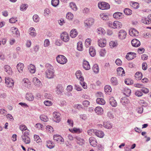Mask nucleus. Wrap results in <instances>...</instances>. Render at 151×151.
Masks as SVG:
<instances>
[{
  "mask_svg": "<svg viewBox=\"0 0 151 151\" xmlns=\"http://www.w3.org/2000/svg\"><path fill=\"white\" fill-rule=\"evenodd\" d=\"M45 67L47 69L45 72L47 78L49 79L53 78L54 75V70L53 67L50 64L47 63L45 65Z\"/></svg>",
  "mask_w": 151,
  "mask_h": 151,
  "instance_id": "obj_1",
  "label": "nucleus"
},
{
  "mask_svg": "<svg viewBox=\"0 0 151 151\" xmlns=\"http://www.w3.org/2000/svg\"><path fill=\"white\" fill-rule=\"evenodd\" d=\"M27 132L25 133V134H23L21 136L23 141L26 144H28L30 142L29 133H28Z\"/></svg>",
  "mask_w": 151,
  "mask_h": 151,
  "instance_id": "obj_2",
  "label": "nucleus"
},
{
  "mask_svg": "<svg viewBox=\"0 0 151 151\" xmlns=\"http://www.w3.org/2000/svg\"><path fill=\"white\" fill-rule=\"evenodd\" d=\"M98 6L101 9H108L110 8V5L108 3L105 2H101L99 3Z\"/></svg>",
  "mask_w": 151,
  "mask_h": 151,
  "instance_id": "obj_3",
  "label": "nucleus"
},
{
  "mask_svg": "<svg viewBox=\"0 0 151 151\" xmlns=\"http://www.w3.org/2000/svg\"><path fill=\"white\" fill-rule=\"evenodd\" d=\"M57 61L59 63L64 64L66 63L67 62V58L64 55H58L56 57Z\"/></svg>",
  "mask_w": 151,
  "mask_h": 151,
  "instance_id": "obj_4",
  "label": "nucleus"
},
{
  "mask_svg": "<svg viewBox=\"0 0 151 151\" xmlns=\"http://www.w3.org/2000/svg\"><path fill=\"white\" fill-rule=\"evenodd\" d=\"M94 21V19L92 18L86 19L84 22L85 26L87 27H90L93 25Z\"/></svg>",
  "mask_w": 151,
  "mask_h": 151,
  "instance_id": "obj_5",
  "label": "nucleus"
},
{
  "mask_svg": "<svg viewBox=\"0 0 151 151\" xmlns=\"http://www.w3.org/2000/svg\"><path fill=\"white\" fill-rule=\"evenodd\" d=\"M33 82L36 87L41 88L42 86L41 82L37 78L35 77L33 78Z\"/></svg>",
  "mask_w": 151,
  "mask_h": 151,
  "instance_id": "obj_6",
  "label": "nucleus"
},
{
  "mask_svg": "<svg viewBox=\"0 0 151 151\" xmlns=\"http://www.w3.org/2000/svg\"><path fill=\"white\" fill-rule=\"evenodd\" d=\"M61 38L64 42H67L69 40V37L67 32H64L61 35Z\"/></svg>",
  "mask_w": 151,
  "mask_h": 151,
  "instance_id": "obj_7",
  "label": "nucleus"
},
{
  "mask_svg": "<svg viewBox=\"0 0 151 151\" xmlns=\"http://www.w3.org/2000/svg\"><path fill=\"white\" fill-rule=\"evenodd\" d=\"M64 88L61 84H59L56 88V92L57 94H61L63 92Z\"/></svg>",
  "mask_w": 151,
  "mask_h": 151,
  "instance_id": "obj_8",
  "label": "nucleus"
},
{
  "mask_svg": "<svg viewBox=\"0 0 151 151\" xmlns=\"http://www.w3.org/2000/svg\"><path fill=\"white\" fill-rule=\"evenodd\" d=\"M5 81V83L7 85H8V86L12 87L13 86L14 82L12 78H6Z\"/></svg>",
  "mask_w": 151,
  "mask_h": 151,
  "instance_id": "obj_9",
  "label": "nucleus"
},
{
  "mask_svg": "<svg viewBox=\"0 0 151 151\" xmlns=\"http://www.w3.org/2000/svg\"><path fill=\"white\" fill-rule=\"evenodd\" d=\"M127 33L126 31L124 30H121L119 32L118 37L119 39H124L126 37Z\"/></svg>",
  "mask_w": 151,
  "mask_h": 151,
  "instance_id": "obj_10",
  "label": "nucleus"
},
{
  "mask_svg": "<svg viewBox=\"0 0 151 151\" xmlns=\"http://www.w3.org/2000/svg\"><path fill=\"white\" fill-rule=\"evenodd\" d=\"M136 54L134 52H129L128 53L126 56V58L128 60H131L135 58Z\"/></svg>",
  "mask_w": 151,
  "mask_h": 151,
  "instance_id": "obj_11",
  "label": "nucleus"
},
{
  "mask_svg": "<svg viewBox=\"0 0 151 151\" xmlns=\"http://www.w3.org/2000/svg\"><path fill=\"white\" fill-rule=\"evenodd\" d=\"M132 46L135 47H137L140 45V41L137 39H133L131 42Z\"/></svg>",
  "mask_w": 151,
  "mask_h": 151,
  "instance_id": "obj_12",
  "label": "nucleus"
},
{
  "mask_svg": "<svg viewBox=\"0 0 151 151\" xmlns=\"http://www.w3.org/2000/svg\"><path fill=\"white\" fill-rule=\"evenodd\" d=\"M22 83L23 84V85L26 87L29 88L30 87L29 86L30 85V82L27 78H24L22 81Z\"/></svg>",
  "mask_w": 151,
  "mask_h": 151,
  "instance_id": "obj_13",
  "label": "nucleus"
},
{
  "mask_svg": "<svg viewBox=\"0 0 151 151\" xmlns=\"http://www.w3.org/2000/svg\"><path fill=\"white\" fill-rule=\"evenodd\" d=\"M89 142L91 145L94 147L97 145V142L96 139L93 137H91L89 139Z\"/></svg>",
  "mask_w": 151,
  "mask_h": 151,
  "instance_id": "obj_14",
  "label": "nucleus"
},
{
  "mask_svg": "<svg viewBox=\"0 0 151 151\" xmlns=\"http://www.w3.org/2000/svg\"><path fill=\"white\" fill-rule=\"evenodd\" d=\"M60 114L58 112L55 111L53 113V116L55 119H57L55 122H59L60 120Z\"/></svg>",
  "mask_w": 151,
  "mask_h": 151,
  "instance_id": "obj_15",
  "label": "nucleus"
},
{
  "mask_svg": "<svg viewBox=\"0 0 151 151\" xmlns=\"http://www.w3.org/2000/svg\"><path fill=\"white\" fill-rule=\"evenodd\" d=\"M20 129L22 131L23 134H25L27 132L28 133H29V131L27 129V127L24 125H21L19 127Z\"/></svg>",
  "mask_w": 151,
  "mask_h": 151,
  "instance_id": "obj_16",
  "label": "nucleus"
},
{
  "mask_svg": "<svg viewBox=\"0 0 151 151\" xmlns=\"http://www.w3.org/2000/svg\"><path fill=\"white\" fill-rule=\"evenodd\" d=\"M117 75L120 76H124L125 75V72L123 69L122 67H119L117 69Z\"/></svg>",
  "mask_w": 151,
  "mask_h": 151,
  "instance_id": "obj_17",
  "label": "nucleus"
},
{
  "mask_svg": "<svg viewBox=\"0 0 151 151\" xmlns=\"http://www.w3.org/2000/svg\"><path fill=\"white\" fill-rule=\"evenodd\" d=\"M113 28L114 29L120 28L122 27L121 23L117 21H115L113 23Z\"/></svg>",
  "mask_w": 151,
  "mask_h": 151,
  "instance_id": "obj_18",
  "label": "nucleus"
},
{
  "mask_svg": "<svg viewBox=\"0 0 151 151\" xmlns=\"http://www.w3.org/2000/svg\"><path fill=\"white\" fill-rule=\"evenodd\" d=\"M129 101L126 97H122L121 100V102L124 105L126 106L129 103Z\"/></svg>",
  "mask_w": 151,
  "mask_h": 151,
  "instance_id": "obj_19",
  "label": "nucleus"
},
{
  "mask_svg": "<svg viewBox=\"0 0 151 151\" xmlns=\"http://www.w3.org/2000/svg\"><path fill=\"white\" fill-rule=\"evenodd\" d=\"M138 34V32L134 29H132L129 31V35L132 36H137Z\"/></svg>",
  "mask_w": 151,
  "mask_h": 151,
  "instance_id": "obj_20",
  "label": "nucleus"
},
{
  "mask_svg": "<svg viewBox=\"0 0 151 151\" xmlns=\"http://www.w3.org/2000/svg\"><path fill=\"white\" fill-rule=\"evenodd\" d=\"M141 22L142 23L146 24H149L151 23V20L148 17V16L147 18L142 19Z\"/></svg>",
  "mask_w": 151,
  "mask_h": 151,
  "instance_id": "obj_21",
  "label": "nucleus"
},
{
  "mask_svg": "<svg viewBox=\"0 0 151 151\" xmlns=\"http://www.w3.org/2000/svg\"><path fill=\"white\" fill-rule=\"evenodd\" d=\"M95 112L98 114L101 115L103 113V109L101 107L98 106L96 107L95 109Z\"/></svg>",
  "mask_w": 151,
  "mask_h": 151,
  "instance_id": "obj_22",
  "label": "nucleus"
},
{
  "mask_svg": "<svg viewBox=\"0 0 151 151\" xmlns=\"http://www.w3.org/2000/svg\"><path fill=\"white\" fill-rule=\"evenodd\" d=\"M53 139L54 140H56V141L63 142L64 139L61 137V136L58 135H55L53 136Z\"/></svg>",
  "mask_w": 151,
  "mask_h": 151,
  "instance_id": "obj_23",
  "label": "nucleus"
},
{
  "mask_svg": "<svg viewBox=\"0 0 151 151\" xmlns=\"http://www.w3.org/2000/svg\"><path fill=\"white\" fill-rule=\"evenodd\" d=\"M109 102L112 107H116L117 104L116 101L113 97H111L109 99Z\"/></svg>",
  "mask_w": 151,
  "mask_h": 151,
  "instance_id": "obj_24",
  "label": "nucleus"
},
{
  "mask_svg": "<svg viewBox=\"0 0 151 151\" xmlns=\"http://www.w3.org/2000/svg\"><path fill=\"white\" fill-rule=\"evenodd\" d=\"M4 70L9 75L12 74V70L10 67L8 65H5L4 66Z\"/></svg>",
  "mask_w": 151,
  "mask_h": 151,
  "instance_id": "obj_25",
  "label": "nucleus"
},
{
  "mask_svg": "<svg viewBox=\"0 0 151 151\" xmlns=\"http://www.w3.org/2000/svg\"><path fill=\"white\" fill-rule=\"evenodd\" d=\"M94 134L100 138L103 137L104 135V133L102 131L96 129H95Z\"/></svg>",
  "mask_w": 151,
  "mask_h": 151,
  "instance_id": "obj_26",
  "label": "nucleus"
},
{
  "mask_svg": "<svg viewBox=\"0 0 151 151\" xmlns=\"http://www.w3.org/2000/svg\"><path fill=\"white\" fill-rule=\"evenodd\" d=\"M17 68L18 71L19 72H22L23 71L24 67V64L21 63H19L17 65Z\"/></svg>",
  "mask_w": 151,
  "mask_h": 151,
  "instance_id": "obj_27",
  "label": "nucleus"
},
{
  "mask_svg": "<svg viewBox=\"0 0 151 151\" xmlns=\"http://www.w3.org/2000/svg\"><path fill=\"white\" fill-rule=\"evenodd\" d=\"M83 66L86 70H88L90 69V66L88 62L86 60H84L83 61Z\"/></svg>",
  "mask_w": 151,
  "mask_h": 151,
  "instance_id": "obj_28",
  "label": "nucleus"
},
{
  "mask_svg": "<svg viewBox=\"0 0 151 151\" xmlns=\"http://www.w3.org/2000/svg\"><path fill=\"white\" fill-rule=\"evenodd\" d=\"M122 13L117 12L114 14L113 17L114 18L120 19L122 18Z\"/></svg>",
  "mask_w": 151,
  "mask_h": 151,
  "instance_id": "obj_29",
  "label": "nucleus"
},
{
  "mask_svg": "<svg viewBox=\"0 0 151 151\" xmlns=\"http://www.w3.org/2000/svg\"><path fill=\"white\" fill-rule=\"evenodd\" d=\"M77 35L78 33L75 29H73L70 31V35L71 37L73 38H75Z\"/></svg>",
  "mask_w": 151,
  "mask_h": 151,
  "instance_id": "obj_30",
  "label": "nucleus"
},
{
  "mask_svg": "<svg viewBox=\"0 0 151 151\" xmlns=\"http://www.w3.org/2000/svg\"><path fill=\"white\" fill-rule=\"evenodd\" d=\"M89 53L90 55L92 57L94 56L96 54V50L94 48L91 47L89 49Z\"/></svg>",
  "mask_w": 151,
  "mask_h": 151,
  "instance_id": "obj_31",
  "label": "nucleus"
},
{
  "mask_svg": "<svg viewBox=\"0 0 151 151\" xmlns=\"http://www.w3.org/2000/svg\"><path fill=\"white\" fill-rule=\"evenodd\" d=\"M26 97L27 100L30 101H32L34 99V97L31 93H27Z\"/></svg>",
  "mask_w": 151,
  "mask_h": 151,
  "instance_id": "obj_32",
  "label": "nucleus"
},
{
  "mask_svg": "<svg viewBox=\"0 0 151 151\" xmlns=\"http://www.w3.org/2000/svg\"><path fill=\"white\" fill-rule=\"evenodd\" d=\"M111 84L113 86H116L118 84V81L117 78L115 77H112L110 80Z\"/></svg>",
  "mask_w": 151,
  "mask_h": 151,
  "instance_id": "obj_33",
  "label": "nucleus"
},
{
  "mask_svg": "<svg viewBox=\"0 0 151 151\" xmlns=\"http://www.w3.org/2000/svg\"><path fill=\"white\" fill-rule=\"evenodd\" d=\"M92 69L95 74L98 73L99 71V68L98 65L96 64L94 65L92 67Z\"/></svg>",
  "mask_w": 151,
  "mask_h": 151,
  "instance_id": "obj_34",
  "label": "nucleus"
},
{
  "mask_svg": "<svg viewBox=\"0 0 151 151\" xmlns=\"http://www.w3.org/2000/svg\"><path fill=\"white\" fill-rule=\"evenodd\" d=\"M28 69L30 72L32 73H34L35 72L36 69L35 66L32 64L29 65Z\"/></svg>",
  "mask_w": 151,
  "mask_h": 151,
  "instance_id": "obj_35",
  "label": "nucleus"
},
{
  "mask_svg": "<svg viewBox=\"0 0 151 151\" xmlns=\"http://www.w3.org/2000/svg\"><path fill=\"white\" fill-rule=\"evenodd\" d=\"M106 42L105 40H99L98 41L99 46L101 47H103L105 46Z\"/></svg>",
  "mask_w": 151,
  "mask_h": 151,
  "instance_id": "obj_36",
  "label": "nucleus"
},
{
  "mask_svg": "<svg viewBox=\"0 0 151 151\" xmlns=\"http://www.w3.org/2000/svg\"><path fill=\"white\" fill-rule=\"evenodd\" d=\"M96 101L97 104L100 105H103L105 103V101L102 98H97Z\"/></svg>",
  "mask_w": 151,
  "mask_h": 151,
  "instance_id": "obj_37",
  "label": "nucleus"
},
{
  "mask_svg": "<svg viewBox=\"0 0 151 151\" xmlns=\"http://www.w3.org/2000/svg\"><path fill=\"white\" fill-rule=\"evenodd\" d=\"M135 77L137 80H140L142 78V74L140 72H137L135 75Z\"/></svg>",
  "mask_w": 151,
  "mask_h": 151,
  "instance_id": "obj_38",
  "label": "nucleus"
},
{
  "mask_svg": "<svg viewBox=\"0 0 151 151\" xmlns=\"http://www.w3.org/2000/svg\"><path fill=\"white\" fill-rule=\"evenodd\" d=\"M111 88L109 86H106L104 87L105 92L107 94L109 93L111 91Z\"/></svg>",
  "mask_w": 151,
  "mask_h": 151,
  "instance_id": "obj_39",
  "label": "nucleus"
},
{
  "mask_svg": "<svg viewBox=\"0 0 151 151\" xmlns=\"http://www.w3.org/2000/svg\"><path fill=\"white\" fill-rule=\"evenodd\" d=\"M55 146L54 143L51 141H49L47 142V146L50 149L53 148Z\"/></svg>",
  "mask_w": 151,
  "mask_h": 151,
  "instance_id": "obj_40",
  "label": "nucleus"
},
{
  "mask_svg": "<svg viewBox=\"0 0 151 151\" xmlns=\"http://www.w3.org/2000/svg\"><path fill=\"white\" fill-rule=\"evenodd\" d=\"M100 16L101 18L104 20H106L109 19L108 15L106 14H101Z\"/></svg>",
  "mask_w": 151,
  "mask_h": 151,
  "instance_id": "obj_41",
  "label": "nucleus"
},
{
  "mask_svg": "<svg viewBox=\"0 0 151 151\" xmlns=\"http://www.w3.org/2000/svg\"><path fill=\"white\" fill-rule=\"evenodd\" d=\"M81 73L80 71H77L76 73V75L77 78L79 79L80 81L82 80L81 78H83L82 76H81Z\"/></svg>",
  "mask_w": 151,
  "mask_h": 151,
  "instance_id": "obj_42",
  "label": "nucleus"
},
{
  "mask_svg": "<svg viewBox=\"0 0 151 151\" xmlns=\"http://www.w3.org/2000/svg\"><path fill=\"white\" fill-rule=\"evenodd\" d=\"M40 118L42 121L44 122H47L48 120V118L47 116L44 115H42L40 116Z\"/></svg>",
  "mask_w": 151,
  "mask_h": 151,
  "instance_id": "obj_43",
  "label": "nucleus"
},
{
  "mask_svg": "<svg viewBox=\"0 0 151 151\" xmlns=\"http://www.w3.org/2000/svg\"><path fill=\"white\" fill-rule=\"evenodd\" d=\"M131 92V90L129 89L126 88L125 89L124 92V94L127 96H129L130 95Z\"/></svg>",
  "mask_w": 151,
  "mask_h": 151,
  "instance_id": "obj_44",
  "label": "nucleus"
},
{
  "mask_svg": "<svg viewBox=\"0 0 151 151\" xmlns=\"http://www.w3.org/2000/svg\"><path fill=\"white\" fill-rule=\"evenodd\" d=\"M104 127L106 128L110 129L112 127V125L109 122H104Z\"/></svg>",
  "mask_w": 151,
  "mask_h": 151,
  "instance_id": "obj_45",
  "label": "nucleus"
},
{
  "mask_svg": "<svg viewBox=\"0 0 151 151\" xmlns=\"http://www.w3.org/2000/svg\"><path fill=\"white\" fill-rule=\"evenodd\" d=\"M81 80H82L80 81V84L84 89H86L87 88V86L86 85V84L84 81V78H81Z\"/></svg>",
  "mask_w": 151,
  "mask_h": 151,
  "instance_id": "obj_46",
  "label": "nucleus"
},
{
  "mask_svg": "<svg viewBox=\"0 0 151 151\" xmlns=\"http://www.w3.org/2000/svg\"><path fill=\"white\" fill-rule=\"evenodd\" d=\"M98 33L100 34H104L105 33V31L102 28L100 27L97 29Z\"/></svg>",
  "mask_w": 151,
  "mask_h": 151,
  "instance_id": "obj_47",
  "label": "nucleus"
},
{
  "mask_svg": "<svg viewBox=\"0 0 151 151\" xmlns=\"http://www.w3.org/2000/svg\"><path fill=\"white\" fill-rule=\"evenodd\" d=\"M16 28H15L14 27H13L12 28V32H14L15 34L17 35H19V32L18 29H17Z\"/></svg>",
  "mask_w": 151,
  "mask_h": 151,
  "instance_id": "obj_48",
  "label": "nucleus"
},
{
  "mask_svg": "<svg viewBox=\"0 0 151 151\" xmlns=\"http://www.w3.org/2000/svg\"><path fill=\"white\" fill-rule=\"evenodd\" d=\"M59 0H52L51 4L54 6H56L59 3Z\"/></svg>",
  "mask_w": 151,
  "mask_h": 151,
  "instance_id": "obj_49",
  "label": "nucleus"
},
{
  "mask_svg": "<svg viewBox=\"0 0 151 151\" xmlns=\"http://www.w3.org/2000/svg\"><path fill=\"white\" fill-rule=\"evenodd\" d=\"M73 14L71 13L68 12L66 14V18L70 20H71L73 19Z\"/></svg>",
  "mask_w": 151,
  "mask_h": 151,
  "instance_id": "obj_50",
  "label": "nucleus"
},
{
  "mask_svg": "<svg viewBox=\"0 0 151 151\" xmlns=\"http://www.w3.org/2000/svg\"><path fill=\"white\" fill-rule=\"evenodd\" d=\"M73 130L74 131V133L78 134L81 133L82 131V129L76 128H73Z\"/></svg>",
  "mask_w": 151,
  "mask_h": 151,
  "instance_id": "obj_51",
  "label": "nucleus"
},
{
  "mask_svg": "<svg viewBox=\"0 0 151 151\" xmlns=\"http://www.w3.org/2000/svg\"><path fill=\"white\" fill-rule=\"evenodd\" d=\"M125 83L127 85H131L133 83V81L129 79H126L125 80Z\"/></svg>",
  "mask_w": 151,
  "mask_h": 151,
  "instance_id": "obj_52",
  "label": "nucleus"
},
{
  "mask_svg": "<svg viewBox=\"0 0 151 151\" xmlns=\"http://www.w3.org/2000/svg\"><path fill=\"white\" fill-rule=\"evenodd\" d=\"M109 45L111 47H114L116 46L117 45V42H116L114 41H111L109 43Z\"/></svg>",
  "mask_w": 151,
  "mask_h": 151,
  "instance_id": "obj_53",
  "label": "nucleus"
},
{
  "mask_svg": "<svg viewBox=\"0 0 151 151\" xmlns=\"http://www.w3.org/2000/svg\"><path fill=\"white\" fill-rule=\"evenodd\" d=\"M77 49L79 51H81L83 49V46L81 42L78 43Z\"/></svg>",
  "mask_w": 151,
  "mask_h": 151,
  "instance_id": "obj_54",
  "label": "nucleus"
},
{
  "mask_svg": "<svg viewBox=\"0 0 151 151\" xmlns=\"http://www.w3.org/2000/svg\"><path fill=\"white\" fill-rule=\"evenodd\" d=\"M33 19L35 22H37L39 21V17L37 14H35L33 17Z\"/></svg>",
  "mask_w": 151,
  "mask_h": 151,
  "instance_id": "obj_55",
  "label": "nucleus"
},
{
  "mask_svg": "<svg viewBox=\"0 0 151 151\" xmlns=\"http://www.w3.org/2000/svg\"><path fill=\"white\" fill-rule=\"evenodd\" d=\"M83 105L85 107H88L90 104V102L87 100H85L82 102Z\"/></svg>",
  "mask_w": 151,
  "mask_h": 151,
  "instance_id": "obj_56",
  "label": "nucleus"
},
{
  "mask_svg": "<svg viewBox=\"0 0 151 151\" xmlns=\"http://www.w3.org/2000/svg\"><path fill=\"white\" fill-rule=\"evenodd\" d=\"M69 6L71 9H77V6L76 4L73 2H71L70 3Z\"/></svg>",
  "mask_w": 151,
  "mask_h": 151,
  "instance_id": "obj_57",
  "label": "nucleus"
},
{
  "mask_svg": "<svg viewBox=\"0 0 151 151\" xmlns=\"http://www.w3.org/2000/svg\"><path fill=\"white\" fill-rule=\"evenodd\" d=\"M44 103L45 105L47 106H51L52 104V102L48 100L45 101H44Z\"/></svg>",
  "mask_w": 151,
  "mask_h": 151,
  "instance_id": "obj_58",
  "label": "nucleus"
},
{
  "mask_svg": "<svg viewBox=\"0 0 151 151\" xmlns=\"http://www.w3.org/2000/svg\"><path fill=\"white\" fill-rule=\"evenodd\" d=\"M124 14L127 15H130L132 14V10H124Z\"/></svg>",
  "mask_w": 151,
  "mask_h": 151,
  "instance_id": "obj_59",
  "label": "nucleus"
},
{
  "mask_svg": "<svg viewBox=\"0 0 151 151\" xmlns=\"http://www.w3.org/2000/svg\"><path fill=\"white\" fill-rule=\"evenodd\" d=\"M74 138L76 139L78 141V143H83V142L84 140L78 137H74Z\"/></svg>",
  "mask_w": 151,
  "mask_h": 151,
  "instance_id": "obj_60",
  "label": "nucleus"
},
{
  "mask_svg": "<svg viewBox=\"0 0 151 151\" xmlns=\"http://www.w3.org/2000/svg\"><path fill=\"white\" fill-rule=\"evenodd\" d=\"M135 94L136 96L140 97L142 95L143 93L141 91H137L135 93Z\"/></svg>",
  "mask_w": 151,
  "mask_h": 151,
  "instance_id": "obj_61",
  "label": "nucleus"
},
{
  "mask_svg": "<svg viewBox=\"0 0 151 151\" xmlns=\"http://www.w3.org/2000/svg\"><path fill=\"white\" fill-rule=\"evenodd\" d=\"M34 140L36 141L37 142H40V138L39 136L36 135H34Z\"/></svg>",
  "mask_w": 151,
  "mask_h": 151,
  "instance_id": "obj_62",
  "label": "nucleus"
},
{
  "mask_svg": "<svg viewBox=\"0 0 151 151\" xmlns=\"http://www.w3.org/2000/svg\"><path fill=\"white\" fill-rule=\"evenodd\" d=\"M142 68L144 70H146L147 68V65L145 62H144L142 64Z\"/></svg>",
  "mask_w": 151,
  "mask_h": 151,
  "instance_id": "obj_63",
  "label": "nucleus"
},
{
  "mask_svg": "<svg viewBox=\"0 0 151 151\" xmlns=\"http://www.w3.org/2000/svg\"><path fill=\"white\" fill-rule=\"evenodd\" d=\"M58 22L59 24L61 25H63V24L65 23V22L63 19H61L58 20Z\"/></svg>",
  "mask_w": 151,
  "mask_h": 151,
  "instance_id": "obj_64",
  "label": "nucleus"
}]
</instances>
